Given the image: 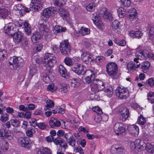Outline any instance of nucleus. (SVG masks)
<instances>
[{"label": "nucleus", "instance_id": "1", "mask_svg": "<svg viewBox=\"0 0 154 154\" xmlns=\"http://www.w3.org/2000/svg\"><path fill=\"white\" fill-rule=\"evenodd\" d=\"M40 59H37L36 62L37 63L41 64L42 69L44 70H49L53 64L56 63V57L53 54L46 53L44 56V60L41 61Z\"/></svg>", "mask_w": 154, "mask_h": 154}, {"label": "nucleus", "instance_id": "2", "mask_svg": "<svg viewBox=\"0 0 154 154\" xmlns=\"http://www.w3.org/2000/svg\"><path fill=\"white\" fill-rule=\"evenodd\" d=\"M145 147V145L143 144V141L140 139H137L130 144L131 149L134 152L143 150Z\"/></svg>", "mask_w": 154, "mask_h": 154}, {"label": "nucleus", "instance_id": "3", "mask_svg": "<svg viewBox=\"0 0 154 154\" xmlns=\"http://www.w3.org/2000/svg\"><path fill=\"white\" fill-rule=\"evenodd\" d=\"M115 92L116 96L120 99H125L129 96L128 90L123 86L117 87Z\"/></svg>", "mask_w": 154, "mask_h": 154}, {"label": "nucleus", "instance_id": "4", "mask_svg": "<svg viewBox=\"0 0 154 154\" xmlns=\"http://www.w3.org/2000/svg\"><path fill=\"white\" fill-rule=\"evenodd\" d=\"M60 49L63 55H68L70 53L71 47L68 40H64L60 43Z\"/></svg>", "mask_w": 154, "mask_h": 154}, {"label": "nucleus", "instance_id": "5", "mask_svg": "<svg viewBox=\"0 0 154 154\" xmlns=\"http://www.w3.org/2000/svg\"><path fill=\"white\" fill-rule=\"evenodd\" d=\"M106 68L107 73L110 75H115L117 73L118 66L117 65L114 63H108L106 65Z\"/></svg>", "mask_w": 154, "mask_h": 154}, {"label": "nucleus", "instance_id": "6", "mask_svg": "<svg viewBox=\"0 0 154 154\" xmlns=\"http://www.w3.org/2000/svg\"><path fill=\"white\" fill-rule=\"evenodd\" d=\"M71 70L78 75H83L87 72L86 67L80 64L75 65L71 67Z\"/></svg>", "mask_w": 154, "mask_h": 154}, {"label": "nucleus", "instance_id": "7", "mask_svg": "<svg viewBox=\"0 0 154 154\" xmlns=\"http://www.w3.org/2000/svg\"><path fill=\"white\" fill-rule=\"evenodd\" d=\"M91 90L92 91H101L104 88L103 82L97 79L94 80L91 85Z\"/></svg>", "mask_w": 154, "mask_h": 154}, {"label": "nucleus", "instance_id": "8", "mask_svg": "<svg viewBox=\"0 0 154 154\" xmlns=\"http://www.w3.org/2000/svg\"><path fill=\"white\" fill-rule=\"evenodd\" d=\"M15 25L13 23H9L4 27V32L9 35L12 36L15 32Z\"/></svg>", "mask_w": 154, "mask_h": 154}, {"label": "nucleus", "instance_id": "9", "mask_svg": "<svg viewBox=\"0 0 154 154\" xmlns=\"http://www.w3.org/2000/svg\"><path fill=\"white\" fill-rule=\"evenodd\" d=\"M22 59L20 57H16L15 56L11 57L8 60L9 65H12L14 69H17L19 68L20 61Z\"/></svg>", "mask_w": 154, "mask_h": 154}, {"label": "nucleus", "instance_id": "10", "mask_svg": "<svg viewBox=\"0 0 154 154\" xmlns=\"http://www.w3.org/2000/svg\"><path fill=\"white\" fill-rule=\"evenodd\" d=\"M114 129L115 132L117 134L121 135L125 134V129L124 125L122 123H116L114 126Z\"/></svg>", "mask_w": 154, "mask_h": 154}, {"label": "nucleus", "instance_id": "11", "mask_svg": "<svg viewBox=\"0 0 154 154\" xmlns=\"http://www.w3.org/2000/svg\"><path fill=\"white\" fill-rule=\"evenodd\" d=\"M17 141L18 143L22 147L27 149L31 147L30 140L28 137H20L18 139Z\"/></svg>", "mask_w": 154, "mask_h": 154}, {"label": "nucleus", "instance_id": "12", "mask_svg": "<svg viewBox=\"0 0 154 154\" xmlns=\"http://www.w3.org/2000/svg\"><path fill=\"white\" fill-rule=\"evenodd\" d=\"M86 73L90 74L89 76H87L83 81L84 82L85 84H88L91 82L92 81H94L95 79V74L91 70H87Z\"/></svg>", "mask_w": 154, "mask_h": 154}, {"label": "nucleus", "instance_id": "13", "mask_svg": "<svg viewBox=\"0 0 154 154\" xmlns=\"http://www.w3.org/2000/svg\"><path fill=\"white\" fill-rule=\"evenodd\" d=\"M58 13L60 16L63 20H67V18L69 17V12L64 8L59 7Z\"/></svg>", "mask_w": 154, "mask_h": 154}, {"label": "nucleus", "instance_id": "14", "mask_svg": "<svg viewBox=\"0 0 154 154\" xmlns=\"http://www.w3.org/2000/svg\"><path fill=\"white\" fill-rule=\"evenodd\" d=\"M14 40L16 44H19L22 42L23 38V34L20 32H15L14 34Z\"/></svg>", "mask_w": 154, "mask_h": 154}, {"label": "nucleus", "instance_id": "15", "mask_svg": "<svg viewBox=\"0 0 154 154\" xmlns=\"http://www.w3.org/2000/svg\"><path fill=\"white\" fill-rule=\"evenodd\" d=\"M129 133L133 136H137L139 133V129L136 125H132L130 126L128 128Z\"/></svg>", "mask_w": 154, "mask_h": 154}, {"label": "nucleus", "instance_id": "16", "mask_svg": "<svg viewBox=\"0 0 154 154\" xmlns=\"http://www.w3.org/2000/svg\"><path fill=\"white\" fill-rule=\"evenodd\" d=\"M30 6L31 8L34 11H36L40 8L41 6V0H32Z\"/></svg>", "mask_w": 154, "mask_h": 154}, {"label": "nucleus", "instance_id": "17", "mask_svg": "<svg viewBox=\"0 0 154 154\" xmlns=\"http://www.w3.org/2000/svg\"><path fill=\"white\" fill-rule=\"evenodd\" d=\"M49 124L50 127L52 128L55 127H58L61 125L60 121L54 118H52L51 119L49 122Z\"/></svg>", "mask_w": 154, "mask_h": 154}, {"label": "nucleus", "instance_id": "18", "mask_svg": "<svg viewBox=\"0 0 154 154\" xmlns=\"http://www.w3.org/2000/svg\"><path fill=\"white\" fill-rule=\"evenodd\" d=\"M42 17L45 21L47 20L51 15V13L49 8L44 9L41 14Z\"/></svg>", "mask_w": 154, "mask_h": 154}, {"label": "nucleus", "instance_id": "19", "mask_svg": "<svg viewBox=\"0 0 154 154\" xmlns=\"http://www.w3.org/2000/svg\"><path fill=\"white\" fill-rule=\"evenodd\" d=\"M150 66V63L147 61H144L141 64V68L142 71L145 73L147 72L149 70Z\"/></svg>", "mask_w": 154, "mask_h": 154}, {"label": "nucleus", "instance_id": "20", "mask_svg": "<svg viewBox=\"0 0 154 154\" xmlns=\"http://www.w3.org/2000/svg\"><path fill=\"white\" fill-rule=\"evenodd\" d=\"M136 54H137V56L143 59H146L149 57V52L147 50H144L140 52H137Z\"/></svg>", "mask_w": 154, "mask_h": 154}, {"label": "nucleus", "instance_id": "21", "mask_svg": "<svg viewBox=\"0 0 154 154\" xmlns=\"http://www.w3.org/2000/svg\"><path fill=\"white\" fill-rule=\"evenodd\" d=\"M41 37V35L39 32H35L31 37L32 42L33 43H36L40 39Z\"/></svg>", "mask_w": 154, "mask_h": 154}, {"label": "nucleus", "instance_id": "22", "mask_svg": "<svg viewBox=\"0 0 154 154\" xmlns=\"http://www.w3.org/2000/svg\"><path fill=\"white\" fill-rule=\"evenodd\" d=\"M58 71L62 77L66 78L68 76V74L66 69L62 65H60L58 67Z\"/></svg>", "mask_w": 154, "mask_h": 154}, {"label": "nucleus", "instance_id": "23", "mask_svg": "<svg viewBox=\"0 0 154 154\" xmlns=\"http://www.w3.org/2000/svg\"><path fill=\"white\" fill-rule=\"evenodd\" d=\"M8 15V11L3 7L0 8V19H5Z\"/></svg>", "mask_w": 154, "mask_h": 154}, {"label": "nucleus", "instance_id": "24", "mask_svg": "<svg viewBox=\"0 0 154 154\" xmlns=\"http://www.w3.org/2000/svg\"><path fill=\"white\" fill-rule=\"evenodd\" d=\"M82 59L86 63L93 61L91 56L88 54H83L82 56Z\"/></svg>", "mask_w": 154, "mask_h": 154}, {"label": "nucleus", "instance_id": "25", "mask_svg": "<svg viewBox=\"0 0 154 154\" xmlns=\"http://www.w3.org/2000/svg\"><path fill=\"white\" fill-rule=\"evenodd\" d=\"M116 145L112 148V152L115 154H121L122 153L124 149L122 147H117Z\"/></svg>", "mask_w": 154, "mask_h": 154}, {"label": "nucleus", "instance_id": "26", "mask_svg": "<svg viewBox=\"0 0 154 154\" xmlns=\"http://www.w3.org/2000/svg\"><path fill=\"white\" fill-rule=\"evenodd\" d=\"M79 32L83 36L89 35L90 33V29L84 26L81 28Z\"/></svg>", "mask_w": 154, "mask_h": 154}, {"label": "nucleus", "instance_id": "27", "mask_svg": "<svg viewBox=\"0 0 154 154\" xmlns=\"http://www.w3.org/2000/svg\"><path fill=\"white\" fill-rule=\"evenodd\" d=\"M140 64H136L134 63L133 62H131L127 64V68L130 71L131 70H135L136 68H138Z\"/></svg>", "mask_w": 154, "mask_h": 154}, {"label": "nucleus", "instance_id": "28", "mask_svg": "<svg viewBox=\"0 0 154 154\" xmlns=\"http://www.w3.org/2000/svg\"><path fill=\"white\" fill-rule=\"evenodd\" d=\"M120 24V23L118 21L116 20L114 21L112 24V28L113 31L116 32H118V30L119 29Z\"/></svg>", "mask_w": 154, "mask_h": 154}, {"label": "nucleus", "instance_id": "29", "mask_svg": "<svg viewBox=\"0 0 154 154\" xmlns=\"http://www.w3.org/2000/svg\"><path fill=\"white\" fill-rule=\"evenodd\" d=\"M102 16L104 19L106 20L112 21V14L110 12L107 11H105L103 13Z\"/></svg>", "mask_w": 154, "mask_h": 154}, {"label": "nucleus", "instance_id": "30", "mask_svg": "<svg viewBox=\"0 0 154 154\" xmlns=\"http://www.w3.org/2000/svg\"><path fill=\"white\" fill-rule=\"evenodd\" d=\"M66 30L65 27H62L59 26H56L54 28L53 31L55 33L64 32Z\"/></svg>", "mask_w": 154, "mask_h": 154}, {"label": "nucleus", "instance_id": "31", "mask_svg": "<svg viewBox=\"0 0 154 154\" xmlns=\"http://www.w3.org/2000/svg\"><path fill=\"white\" fill-rule=\"evenodd\" d=\"M29 70L30 74L32 76L36 74L37 72V66L35 64L33 63L30 65Z\"/></svg>", "mask_w": 154, "mask_h": 154}, {"label": "nucleus", "instance_id": "32", "mask_svg": "<svg viewBox=\"0 0 154 154\" xmlns=\"http://www.w3.org/2000/svg\"><path fill=\"white\" fill-rule=\"evenodd\" d=\"M130 12H131V13L129 15V18L130 20L131 21L135 20L136 19L135 17L136 15V10L134 8H132L131 10H130Z\"/></svg>", "mask_w": 154, "mask_h": 154}, {"label": "nucleus", "instance_id": "33", "mask_svg": "<svg viewBox=\"0 0 154 154\" xmlns=\"http://www.w3.org/2000/svg\"><path fill=\"white\" fill-rule=\"evenodd\" d=\"M147 100L152 104L154 103V92H150L147 94Z\"/></svg>", "mask_w": 154, "mask_h": 154}, {"label": "nucleus", "instance_id": "34", "mask_svg": "<svg viewBox=\"0 0 154 154\" xmlns=\"http://www.w3.org/2000/svg\"><path fill=\"white\" fill-rule=\"evenodd\" d=\"M0 136L2 137L8 138L10 136L9 133L5 128L0 130Z\"/></svg>", "mask_w": 154, "mask_h": 154}, {"label": "nucleus", "instance_id": "35", "mask_svg": "<svg viewBox=\"0 0 154 154\" xmlns=\"http://www.w3.org/2000/svg\"><path fill=\"white\" fill-rule=\"evenodd\" d=\"M130 34L131 35L134 37H140L142 35L143 33L140 31H131L130 32Z\"/></svg>", "mask_w": 154, "mask_h": 154}, {"label": "nucleus", "instance_id": "36", "mask_svg": "<svg viewBox=\"0 0 154 154\" xmlns=\"http://www.w3.org/2000/svg\"><path fill=\"white\" fill-rule=\"evenodd\" d=\"M126 10L123 7L119 8L117 10V12L119 17L122 18L124 17L126 14Z\"/></svg>", "mask_w": 154, "mask_h": 154}, {"label": "nucleus", "instance_id": "37", "mask_svg": "<svg viewBox=\"0 0 154 154\" xmlns=\"http://www.w3.org/2000/svg\"><path fill=\"white\" fill-rule=\"evenodd\" d=\"M0 147L3 151L7 150L8 148V143L5 141H2L0 143Z\"/></svg>", "mask_w": 154, "mask_h": 154}, {"label": "nucleus", "instance_id": "38", "mask_svg": "<svg viewBox=\"0 0 154 154\" xmlns=\"http://www.w3.org/2000/svg\"><path fill=\"white\" fill-rule=\"evenodd\" d=\"M11 125L14 127L17 128L20 125V121L17 119H11L10 120Z\"/></svg>", "mask_w": 154, "mask_h": 154}, {"label": "nucleus", "instance_id": "39", "mask_svg": "<svg viewBox=\"0 0 154 154\" xmlns=\"http://www.w3.org/2000/svg\"><path fill=\"white\" fill-rule=\"evenodd\" d=\"M146 149L149 152L154 154V145H152L150 144H148L146 146Z\"/></svg>", "mask_w": 154, "mask_h": 154}, {"label": "nucleus", "instance_id": "40", "mask_svg": "<svg viewBox=\"0 0 154 154\" xmlns=\"http://www.w3.org/2000/svg\"><path fill=\"white\" fill-rule=\"evenodd\" d=\"M29 41L27 38L26 37H23L22 42H22L21 46L23 48H26L29 45Z\"/></svg>", "mask_w": 154, "mask_h": 154}, {"label": "nucleus", "instance_id": "41", "mask_svg": "<svg viewBox=\"0 0 154 154\" xmlns=\"http://www.w3.org/2000/svg\"><path fill=\"white\" fill-rule=\"evenodd\" d=\"M38 154H51L50 149L47 148H44L38 151Z\"/></svg>", "mask_w": 154, "mask_h": 154}, {"label": "nucleus", "instance_id": "42", "mask_svg": "<svg viewBox=\"0 0 154 154\" xmlns=\"http://www.w3.org/2000/svg\"><path fill=\"white\" fill-rule=\"evenodd\" d=\"M60 87V88H61L62 91H63L64 93L67 92L69 89V86L66 84H61Z\"/></svg>", "mask_w": 154, "mask_h": 154}, {"label": "nucleus", "instance_id": "43", "mask_svg": "<svg viewBox=\"0 0 154 154\" xmlns=\"http://www.w3.org/2000/svg\"><path fill=\"white\" fill-rule=\"evenodd\" d=\"M96 4L94 3H91L88 5L86 7V9L89 11H92L94 10Z\"/></svg>", "mask_w": 154, "mask_h": 154}, {"label": "nucleus", "instance_id": "44", "mask_svg": "<svg viewBox=\"0 0 154 154\" xmlns=\"http://www.w3.org/2000/svg\"><path fill=\"white\" fill-rule=\"evenodd\" d=\"M79 79L76 78L73 79L71 82V86L73 87H76L79 85Z\"/></svg>", "mask_w": 154, "mask_h": 154}, {"label": "nucleus", "instance_id": "45", "mask_svg": "<svg viewBox=\"0 0 154 154\" xmlns=\"http://www.w3.org/2000/svg\"><path fill=\"white\" fill-rule=\"evenodd\" d=\"M35 132V131L34 128H29L26 131V134L27 136L31 137Z\"/></svg>", "mask_w": 154, "mask_h": 154}, {"label": "nucleus", "instance_id": "46", "mask_svg": "<svg viewBox=\"0 0 154 154\" xmlns=\"http://www.w3.org/2000/svg\"><path fill=\"white\" fill-rule=\"evenodd\" d=\"M39 30L40 32L43 33H44L45 32L48 31L47 26L43 23L40 25L39 27Z\"/></svg>", "mask_w": 154, "mask_h": 154}, {"label": "nucleus", "instance_id": "47", "mask_svg": "<svg viewBox=\"0 0 154 154\" xmlns=\"http://www.w3.org/2000/svg\"><path fill=\"white\" fill-rule=\"evenodd\" d=\"M46 105L45 106V110H46V108L48 109V108H52L54 106V102L50 100H48L46 101Z\"/></svg>", "mask_w": 154, "mask_h": 154}, {"label": "nucleus", "instance_id": "48", "mask_svg": "<svg viewBox=\"0 0 154 154\" xmlns=\"http://www.w3.org/2000/svg\"><path fill=\"white\" fill-rule=\"evenodd\" d=\"M105 92L106 95L109 97H111L113 93V89L112 88H108L105 90Z\"/></svg>", "mask_w": 154, "mask_h": 154}, {"label": "nucleus", "instance_id": "49", "mask_svg": "<svg viewBox=\"0 0 154 154\" xmlns=\"http://www.w3.org/2000/svg\"><path fill=\"white\" fill-rule=\"evenodd\" d=\"M137 122L140 125H144L146 123L145 118L141 115L138 118Z\"/></svg>", "mask_w": 154, "mask_h": 154}, {"label": "nucleus", "instance_id": "50", "mask_svg": "<svg viewBox=\"0 0 154 154\" xmlns=\"http://www.w3.org/2000/svg\"><path fill=\"white\" fill-rule=\"evenodd\" d=\"M114 41L116 44L120 46H124L126 45L125 42L123 40L120 41L117 39H115Z\"/></svg>", "mask_w": 154, "mask_h": 154}, {"label": "nucleus", "instance_id": "51", "mask_svg": "<svg viewBox=\"0 0 154 154\" xmlns=\"http://www.w3.org/2000/svg\"><path fill=\"white\" fill-rule=\"evenodd\" d=\"M1 120L2 122H5L9 118V115L6 113L2 114L1 116Z\"/></svg>", "mask_w": 154, "mask_h": 154}, {"label": "nucleus", "instance_id": "52", "mask_svg": "<svg viewBox=\"0 0 154 154\" xmlns=\"http://www.w3.org/2000/svg\"><path fill=\"white\" fill-rule=\"evenodd\" d=\"M64 62L66 65L68 66H71L73 63L72 59L69 57H66L65 58Z\"/></svg>", "mask_w": 154, "mask_h": 154}, {"label": "nucleus", "instance_id": "53", "mask_svg": "<svg viewBox=\"0 0 154 154\" xmlns=\"http://www.w3.org/2000/svg\"><path fill=\"white\" fill-rule=\"evenodd\" d=\"M60 146L61 147L60 151L62 152L65 151L66 149L67 148L68 146L67 143L64 140L62 143V145H60Z\"/></svg>", "mask_w": 154, "mask_h": 154}, {"label": "nucleus", "instance_id": "54", "mask_svg": "<svg viewBox=\"0 0 154 154\" xmlns=\"http://www.w3.org/2000/svg\"><path fill=\"white\" fill-rule=\"evenodd\" d=\"M64 140L60 137H57L54 140L53 142L56 145H62V143Z\"/></svg>", "mask_w": 154, "mask_h": 154}, {"label": "nucleus", "instance_id": "55", "mask_svg": "<svg viewBox=\"0 0 154 154\" xmlns=\"http://www.w3.org/2000/svg\"><path fill=\"white\" fill-rule=\"evenodd\" d=\"M36 125L40 129L42 130L45 129L47 127L46 125L43 122H41L39 123H36Z\"/></svg>", "mask_w": 154, "mask_h": 154}, {"label": "nucleus", "instance_id": "56", "mask_svg": "<svg viewBox=\"0 0 154 154\" xmlns=\"http://www.w3.org/2000/svg\"><path fill=\"white\" fill-rule=\"evenodd\" d=\"M67 142L69 145L75 147V139L74 137L68 140H67Z\"/></svg>", "mask_w": 154, "mask_h": 154}, {"label": "nucleus", "instance_id": "57", "mask_svg": "<svg viewBox=\"0 0 154 154\" xmlns=\"http://www.w3.org/2000/svg\"><path fill=\"white\" fill-rule=\"evenodd\" d=\"M73 151L75 152H78L80 154H84L83 149L80 146L78 147H74Z\"/></svg>", "mask_w": 154, "mask_h": 154}, {"label": "nucleus", "instance_id": "58", "mask_svg": "<svg viewBox=\"0 0 154 154\" xmlns=\"http://www.w3.org/2000/svg\"><path fill=\"white\" fill-rule=\"evenodd\" d=\"M122 5L125 7H128L131 5L130 0H121Z\"/></svg>", "mask_w": 154, "mask_h": 154}, {"label": "nucleus", "instance_id": "59", "mask_svg": "<svg viewBox=\"0 0 154 154\" xmlns=\"http://www.w3.org/2000/svg\"><path fill=\"white\" fill-rule=\"evenodd\" d=\"M23 6L21 4H18L15 5L14 8V9L16 11H23Z\"/></svg>", "mask_w": 154, "mask_h": 154}, {"label": "nucleus", "instance_id": "60", "mask_svg": "<svg viewBox=\"0 0 154 154\" xmlns=\"http://www.w3.org/2000/svg\"><path fill=\"white\" fill-rule=\"evenodd\" d=\"M94 23L97 27L100 29H103L104 27V26L103 23L100 21L94 22Z\"/></svg>", "mask_w": 154, "mask_h": 154}, {"label": "nucleus", "instance_id": "61", "mask_svg": "<svg viewBox=\"0 0 154 154\" xmlns=\"http://www.w3.org/2000/svg\"><path fill=\"white\" fill-rule=\"evenodd\" d=\"M93 110L99 115H101L102 114L103 112L101 109L98 107L96 106L93 107Z\"/></svg>", "mask_w": 154, "mask_h": 154}, {"label": "nucleus", "instance_id": "62", "mask_svg": "<svg viewBox=\"0 0 154 154\" xmlns=\"http://www.w3.org/2000/svg\"><path fill=\"white\" fill-rule=\"evenodd\" d=\"M146 84L150 86H154V79L152 78H149L146 81Z\"/></svg>", "mask_w": 154, "mask_h": 154}, {"label": "nucleus", "instance_id": "63", "mask_svg": "<svg viewBox=\"0 0 154 154\" xmlns=\"http://www.w3.org/2000/svg\"><path fill=\"white\" fill-rule=\"evenodd\" d=\"M47 90L48 91H51V92H53L56 91V88L54 86L53 84H51L48 86Z\"/></svg>", "mask_w": 154, "mask_h": 154}, {"label": "nucleus", "instance_id": "64", "mask_svg": "<svg viewBox=\"0 0 154 154\" xmlns=\"http://www.w3.org/2000/svg\"><path fill=\"white\" fill-rule=\"evenodd\" d=\"M129 115L121 114L120 119L122 121L125 122L129 117Z\"/></svg>", "mask_w": 154, "mask_h": 154}]
</instances>
